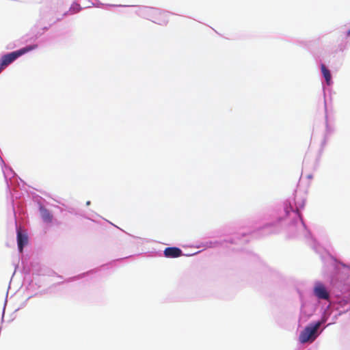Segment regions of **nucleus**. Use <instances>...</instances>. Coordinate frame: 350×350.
Returning a JSON list of instances; mask_svg holds the SVG:
<instances>
[{"label": "nucleus", "mask_w": 350, "mask_h": 350, "mask_svg": "<svg viewBox=\"0 0 350 350\" xmlns=\"http://www.w3.org/2000/svg\"><path fill=\"white\" fill-rule=\"evenodd\" d=\"M38 48V44H32L21 49L18 51H13L10 53L4 55L1 59V64L2 66L6 67L10 64L13 62L15 59H16L20 56L24 55L26 53H28L31 51L36 49Z\"/></svg>", "instance_id": "nucleus-2"}, {"label": "nucleus", "mask_w": 350, "mask_h": 350, "mask_svg": "<svg viewBox=\"0 0 350 350\" xmlns=\"http://www.w3.org/2000/svg\"><path fill=\"white\" fill-rule=\"evenodd\" d=\"M321 70L326 83L328 84V70L324 64L321 65Z\"/></svg>", "instance_id": "nucleus-9"}, {"label": "nucleus", "mask_w": 350, "mask_h": 350, "mask_svg": "<svg viewBox=\"0 0 350 350\" xmlns=\"http://www.w3.org/2000/svg\"><path fill=\"white\" fill-rule=\"evenodd\" d=\"M81 8L79 4L74 3L71 5L69 10L64 14V15L66 14H74L76 13H78L81 10Z\"/></svg>", "instance_id": "nucleus-8"}, {"label": "nucleus", "mask_w": 350, "mask_h": 350, "mask_svg": "<svg viewBox=\"0 0 350 350\" xmlns=\"http://www.w3.org/2000/svg\"><path fill=\"white\" fill-rule=\"evenodd\" d=\"M41 216L43 220L46 222L50 223L52 221L53 215L46 208H40Z\"/></svg>", "instance_id": "nucleus-7"}, {"label": "nucleus", "mask_w": 350, "mask_h": 350, "mask_svg": "<svg viewBox=\"0 0 350 350\" xmlns=\"http://www.w3.org/2000/svg\"><path fill=\"white\" fill-rule=\"evenodd\" d=\"M17 243L18 250L21 252H23V247L28 243V237L27 234L23 233L20 230L17 231Z\"/></svg>", "instance_id": "nucleus-6"}, {"label": "nucleus", "mask_w": 350, "mask_h": 350, "mask_svg": "<svg viewBox=\"0 0 350 350\" xmlns=\"http://www.w3.org/2000/svg\"><path fill=\"white\" fill-rule=\"evenodd\" d=\"M347 35H348V36H350V29H349L348 30V31H347Z\"/></svg>", "instance_id": "nucleus-11"}, {"label": "nucleus", "mask_w": 350, "mask_h": 350, "mask_svg": "<svg viewBox=\"0 0 350 350\" xmlns=\"http://www.w3.org/2000/svg\"><path fill=\"white\" fill-rule=\"evenodd\" d=\"M155 18L154 22L161 25H166L168 23L169 18L174 16V14L165 12H154Z\"/></svg>", "instance_id": "nucleus-3"}, {"label": "nucleus", "mask_w": 350, "mask_h": 350, "mask_svg": "<svg viewBox=\"0 0 350 350\" xmlns=\"http://www.w3.org/2000/svg\"><path fill=\"white\" fill-rule=\"evenodd\" d=\"M314 291L315 295L317 297L320 299H328V293L322 284L317 283L314 287Z\"/></svg>", "instance_id": "nucleus-5"}, {"label": "nucleus", "mask_w": 350, "mask_h": 350, "mask_svg": "<svg viewBox=\"0 0 350 350\" xmlns=\"http://www.w3.org/2000/svg\"><path fill=\"white\" fill-rule=\"evenodd\" d=\"M164 255L166 258H178L183 255V252L178 247H169L165 249Z\"/></svg>", "instance_id": "nucleus-4"}, {"label": "nucleus", "mask_w": 350, "mask_h": 350, "mask_svg": "<svg viewBox=\"0 0 350 350\" xmlns=\"http://www.w3.org/2000/svg\"><path fill=\"white\" fill-rule=\"evenodd\" d=\"M321 324V321H317L306 326L299 334V342L302 344L313 342L319 334V330Z\"/></svg>", "instance_id": "nucleus-1"}, {"label": "nucleus", "mask_w": 350, "mask_h": 350, "mask_svg": "<svg viewBox=\"0 0 350 350\" xmlns=\"http://www.w3.org/2000/svg\"><path fill=\"white\" fill-rule=\"evenodd\" d=\"M4 68H5V66H1V64L0 63V73L1 72V71L4 69Z\"/></svg>", "instance_id": "nucleus-10"}]
</instances>
